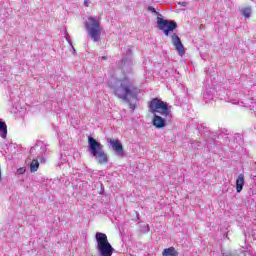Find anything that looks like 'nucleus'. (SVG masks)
Masks as SVG:
<instances>
[{"instance_id":"1","label":"nucleus","mask_w":256,"mask_h":256,"mask_svg":"<svg viewBox=\"0 0 256 256\" xmlns=\"http://www.w3.org/2000/svg\"><path fill=\"white\" fill-rule=\"evenodd\" d=\"M137 93H139V88L129 78L121 80L120 85L114 89V95L125 103H129L130 97L137 99Z\"/></svg>"},{"instance_id":"2","label":"nucleus","mask_w":256,"mask_h":256,"mask_svg":"<svg viewBox=\"0 0 256 256\" xmlns=\"http://www.w3.org/2000/svg\"><path fill=\"white\" fill-rule=\"evenodd\" d=\"M88 145L91 155L95 157L96 161H98L100 165H105L109 163V156H107V153H105V150L103 149V144L96 141L95 138L89 136Z\"/></svg>"},{"instance_id":"3","label":"nucleus","mask_w":256,"mask_h":256,"mask_svg":"<svg viewBox=\"0 0 256 256\" xmlns=\"http://www.w3.org/2000/svg\"><path fill=\"white\" fill-rule=\"evenodd\" d=\"M95 240L96 249L100 256H113V253H115V248H113V246L109 242L107 234L103 232H97L95 234Z\"/></svg>"},{"instance_id":"4","label":"nucleus","mask_w":256,"mask_h":256,"mask_svg":"<svg viewBox=\"0 0 256 256\" xmlns=\"http://www.w3.org/2000/svg\"><path fill=\"white\" fill-rule=\"evenodd\" d=\"M149 111L153 115H162V117H171V106L159 98L152 99L149 104Z\"/></svg>"},{"instance_id":"5","label":"nucleus","mask_w":256,"mask_h":256,"mask_svg":"<svg viewBox=\"0 0 256 256\" xmlns=\"http://www.w3.org/2000/svg\"><path fill=\"white\" fill-rule=\"evenodd\" d=\"M85 28L93 41L96 43L101 41V32L103 31V28H101L100 20L95 19L93 16H89L88 21L85 23Z\"/></svg>"},{"instance_id":"6","label":"nucleus","mask_w":256,"mask_h":256,"mask_svg":"<svg viewBox=\"0 0 256 256\" xmlns=\"http://www.w3.org/2000/svg\"><path fill=\"white\" fill-rule=\"evenodd\" d=\"M157 25L160 31H163L166 36H169L170 31H175V29H177V22L165 20L161 17L157 18Z\"/></svg>"},{"instance_id":"7","label":"nucleus","mask_w":256,"mask_h":256,"mask_svg":"<svg viewBox=\"0 0 256 256\" xmlns=\"http://www.w3.org/2000/svg\"><path fill=\"white\" fill-rule=\"evenodd\" d=\"M108 143L111 145L113 151L117 153L120 157H123L125 155V149L123 148V144L119 139L110 138L108 140Z\"/></svg>"},{"instance_id":"8","label":"nucleus","mask_w":256,"mask_h":256,"mask_svg":"<svg viewBox=\"0 0 256 256\" xmlns=\"http://www.w3.org/2000/svg\"><path fill=\"white\" fill-rule=\"evenodd\" d=\"M171 39L172 44L174 45L178 55H180V57H183V55H185V46H183L181 38H179L177 34H172Z\"/></svg>"},{"instance_id":"9","label":"nucleus","mask_w":256,"mask_h":256,"mask_svg":"<svg viewBox=\"0 0 256 256\" xmlns=\"http://www.w3.org/2000/svg\"><path fill=\"white\" fill-rule=\"evenodd\" d=\"M152 125L156 127V129H163L166 127L167 123L165 121V118L154 114L153 120H152Z\"/></svg>"},{"instance_id":"10","label":"nucleus","mask_w":256,"mask_h":256,"mask_svg":"<svg viewBox=\"0 0 256 256\" xmlns=\"http://www.w3.org/2000/svg\"><path fill=\"white\" fill-rule=\"evenodd\" d=\"M244 185H245V175L240 174L236 179V191H237V193H241V191H243Z\"/></svg>"},{"instance_id":"11","label":"nucleus","mask_w":256,"mask_h":256,"mask_svg":"<svg viewBox=\"0 0 256 256\" xmlns=\"http://www.w3.org/2000/svg\"><path fill=\"white\" fill-rule=\"evenodd\" d=\"M162 256H179V252L175 247H169L163 250Z\"/></svg>"},{"instance_id":"12","label":"nucleus","mask_w":256,"mask_h":256,"mask_svg":"<svg viewBox=\"0 0 256 256\" xmlns=\"http://www.w3.org/2000/svg\"><path fill=\"white\" fill-rule=\"evenodd\" d=\"M0 137L7 139V124L2 121H0Z\"/></svg>"},{"instance_id":"13","label":"nucleus","mask_w":256,"mask_h":256,"mask_svg":"<svg viewBox=\"0 0 256 256\" xmlns=\"http://www.w3.org/2000/svg\"><path fill=\"white\" fill-rule=\"evenodd\" d=\"M39 170V160L33 159L30 163V171L31 173H35Z\"/></svg>"},{"instance_id":"14","label":"nucleus","mask_w":256,"mask_h":256,"mask_svg":"<svg viewBox=\"0 0 256 256\" xmlns=\"http://www.w3.org/2000/svg\"><path fill=\"white\" fill-rule=\"evenodd\" d=\"M252 13H253V10L251 9V7H244L242 9L241 15H242V17L249 19V17H251Z\"/></svg>"},{"instance_id":"15","label":"nucleus","mask_w":256,"mask_h":256,"mask_svg":"<svg viewBox=\"0 0 256 256\" xmlns=\"http://www.w3.org/2000/svg\"><path fill=\"white\" fill-rule=\"evenodd\" d=\"M178 5H180V7H187L189 5L188 2H179Z\"/></svg>"},{"instance_id":"16","label":"nucleus","mask_w":256,"mask_h":256,"mask_svg":"<svg viewBox=\"0 0 256 256\" xmlns=\"http://www.w3.org/2000/svg\"><path fill=\"white\" fill-rule=\"evenodd\" d=\"M136 107H137V105H135L133 103H129V109H131L132 111H135Z\"/></svg>"},{"instance_id":"17","label":"nucleus","mask_w":256,"mask_h":256,"mask_svg":"<svg viewBox=\"0 0 256 256\" xmlns=\"http://www.w3.org/2000/svg\"><path fill=\"white\" fill-rule=\"evenodd\" d=\"M18 173L20 174V175H23L24 173H25V168H19L18 169Z\"/></svg>"},{"instance_id":"18","label":"nucleus","mask_w":256,"mask_h":256,"mask_svg":"<svg viewBox=\"0 0 256 256\" xmlns=\"http://www.w3.org/2000/svg\"><path fill=\"white\" fill-rule=\"evenodd\" d=\"M148 11H152V13H157V11L155 10V8L153 6H149Z\"/></svg>"},{"instance_id":"19","label":"nucleus","mask_w":256,"mask_h":256,"mask_svg":"<svg viewBox=\"0 0 256 256\" xmlns=\"http://www.w3.org/2000/svg\"><path fill=\"white\" fill-rule=\"evenodd\" d=\"M85 7H89V0H84Z\"/></svg>"}]
</instances>
